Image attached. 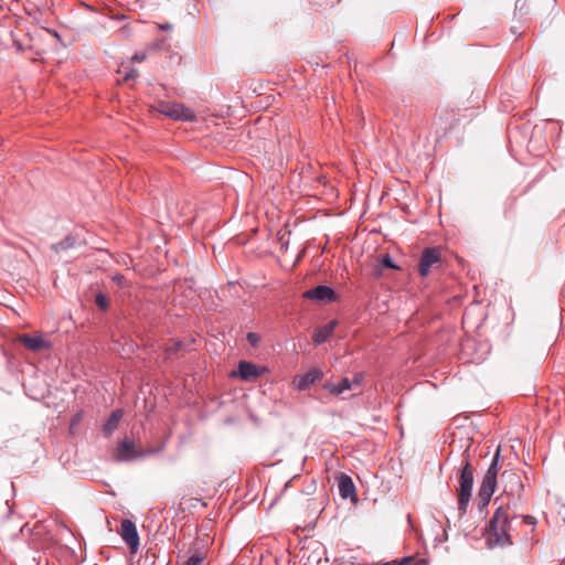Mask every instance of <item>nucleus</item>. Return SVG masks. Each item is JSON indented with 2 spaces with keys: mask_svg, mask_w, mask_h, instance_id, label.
<instances>
[{
  "mask_svg": "<svg viewBox=\"0 0 565 565\" xmlns=\"http://www.w3.org/2000/svg\"><path fill=\"white\" fill-rule=\"evenodd\" d=\"M323 387L328 390L332 395L338 396L344 391L352 390V383L348 377H343L339 383H326Z\"/></svg>",
  "mask_w": 565,
  "mask_h": 565,
  "instance_id": "16",
  "label": "nucleus"
},
{
  "mask_svg": "<svg viewBox=\"0 0 565 565\" xmlns=\"http://www.w3.org/2000/svg\"><path fill=\"white\" fill-rule=\"evenodd\" d=\"M143 452L137 451L135 449V444L132 440L125 438L121 440L114 451V459L118 462L121 461H131L136 458L142 457Z\"/></svg>",
  "mask_w": 565,
  "mask_h": 565,
  "instance_id": "6",
  "label": "nucleus"
},
{
  "mask_svg": "<svg viewBox=\"0 0 565 565\" xmlns=\"http://www.w3.org/2000/svg\"><path fill=\"white\" fill-rule=\"evenodd\" d=\"M441 264V249L439 247H426L420 255L418 271L422 277H427L431 269Z\"/></svg>",
  "mask_w": 565,
  "mask_h": 565,
  "instance_id": "4",
  "label": "nucleus"
},
{
  "mask_svg": "<svg viewBox=\"0 0 565 565\" xmlns=\"http://www.w3.org/2000/svg\"><path fill=\"white\" fill-rule=\"evenodd\" d=\"M159 28L163 31L171 30L172 25L170 23L160 24Z\"/></svg>",
  "mask_w": 565,
  "mask_h": 565,
  "instance_id": "31",
  "label": "nucleus"
},
{
  "mask_svg": "<svg viewBox=\"0 0 565 565\" xmlns=\"http://www.w3.org/2000/svg\"><path fill=\"white\" fill-rule=\"evenodd\" d=\"M124 415L122 409L114 411L110 416L107 418L106 423L103 426V431L106 436H110L118 427V423Z\"/></svg>",
  "mask_w": 565,
  "mask_h": 565,
  "instance_id": "14",
  "label": "nucleus"
},
{
  "mask_svg": "<svg viewBox=\"0 0 565 565\" xmlns=\"http://www.w3.org/2000/svg\"><path fill=\"white\" fill-rule=\"evenodd\" d=\"M381 264L385 268H393V269L397 268V266L394 264V262H393V259H392V257L390 255L383 256L382 260H381Z\"/></svg>",
  "mask_w": 565,
  "mask_h": 565,
  "instance_id": "24",
  "label": "nucleus"
},
{
  "mask_svg": "<svg viewBox=\"0 0 565 565\" xmlns=\"http://www.w3.org/2000/svg\"><path fill=\"white\" fill-rule=\"evenodd\" d=\"M302 297L305 299L322 302H333L337 300L335 291L331 287L324 285H320L305 291Z\"/></svg>",
  "mask_w": 565,
  "mask_h": 565,
  "instance_id": "8",
  "label": "nucleus"
},
{
  "mask_svg": "<svg viewBox=\"0 0 565 565\" xmlns=\"http://www.w3.org/2000/svg\"><path fill=\"white\" fill-rule=\"evenodd\" d=\"M495 487H497V479L494 477H492V475L491 476L484 475L481 486H480V489H479V492H478V497H479V501H480V509H483L489 504L491 497L494 493Z\"/></svg>",
  "mask_w": 565,
  "mask_h": 565,
  "instance_id": "10",
  "label": "nucleus"
},
{
  "mask_svg": "<svg viewBox=\"0 0 565 565\" xmlns=\"http://www.w3.org/2000/svg\"><path fill=\"white\" fill-rule=\"evenodd\" d=\"M339 492L343 499H348L355 493V487L349 476L342 475L339 480Z\"/></svg>",
  "mask_w": 565,
  "mask_h": 565,
  "instance_id": "15",
  "label": "nucleus"
},
{
  "mask_svg": "<svg viewBox=\"0 0 565 565\" xmlns=\"http://www.w3.org/2000/svg\"><path fill=\"white\" fill-rule=\"evenodd\" d=\"M205 556L203 553H194L185 561H183L180 565H201L204 561Z\"/></svg>",
  "mask_w": 565,
  "mask_h": 565,
  "instance_id": "20",
  "label": "nucleus"
},
{
  "mask_svg": "<svg viewBox=\"0 0 565 565\" xmlns=\"http://www.w3.org/2000/svg\"><path fill=\"white\" fill-rule=\"evenodd\" d=\"M351 383H352V388L353 387H360L362 384H363V381H364V375L363 373H355L353 379L350 380Z\"/></svg>",
  "mask_w": 565,
  "mask_h": 565,
  "instance_id": "23",
  "label": "nucleus"
},
{
  "mask_svg": "<svg viewBox=\"0 0 565 565\" xmlns=\"http://www.w3.org/2000/svg\"><path fill=\"white\" fill-rule=\"evenodd\" d=\"M335 327L337 321L331 320L327 324L316 329L312 335V341L315 345H320L324 343L333 334Z\"/></svg>",
  "mask_w": 565,
  "mask_h": 565,
  "instance_id": "13",
  "label": "nucleus"
},
{
  "mask_svg": "<svg viewBox=\"0 0 565 565\" xmlns=\"http://www.w3.org/2000/svg\"><path fill=\"white\" fill-rule=\"evenodd\" d=\"M113 280H114L115 282H117L118 285H121V284H122V281H124V276H122V275H115V276L113 277Z\"/></svg>",
  "mask_w": 565,
  "mask_h": 565,
  "instance_id": "29",
  "label": "nucleus"
},
{
  "mask_svg": "<svg viewBox=\"0 0 565 565\" xmlns=\"http://www.w3.org/2000/svg\"><path fill=\"white\" fill-rule=\"evenodd\" d=\"M512 514L509 505H499L486 527V543L490 548L504 547L513 544Z\"/></svg>",
  "mask_w": 565,
  "mask_h": 565,
  "instance_id": "1",
  "label": "nucleus"
},
{
  "mask_svg": "<svg viewBox=\"0 0 565 565\" xmlns=\"http://www.w3.org/2000/svg\"><path fill=\"white\" fill-rule=\"evenodd\" d=\"M84 417V412L79 411L76 414H74L70 420V430L73 433L74 428L81 424Z\"/></svg>",
  "mask_w": 565,
  "mask_h": 565,
  "instance_id": "22",
  "label": "nucleus"
},
{
  "mask_svg": "<svg viewBox=\"0 0 565 565\" xmlns=\"http://www.w3.org/2000/svg\"><path fill=\"white\" fill-rule=\"evenodd\" d=\"M499 454H500V448L497 450L490 467L488 468L487 472L484 473L487 476L492 475V477H494L495 479H497L498 472H499Z\"/></svg>",
  "mask_w": 565,
  "mask_h": 565,
  "instance_id": "19",
  "label": "nucleus"
},
{
  "mask_svg": "<svg viewBox=\"0 0 565 565\" xmlns=\"http://www.w3.org/2000/svg\"><path fill=\"white\" fill-rule=\"evenodd\" d=\"M119 534L128 545L130 553L136 554L140 545L139 534L136 524L129 519L122 520L120 524Z\"/></svg>",
  "mask_w": 565,
  "mask_h": 565,
  "instance_id": "5",
  "label": "nucleus"
},
{
  "mask_svg": "<svg viewBox=\"0 0 565 565\" xmlns=\"http://www.w3.org/2000/svg\"><path fill=\"white\" fill-rule=\"evenodd\" d=\"M76 245V239L74 236L72 235H68L66 236L64 239H62L61 242L56 243V244H53L51 246L52 250H54L56 254L58 253H62V252H65L70 248H73L75 247Z\"/></svg>",
  "mask_w": 565,
  "mask_h": 565,
  "instance_id": "17",
  "label": "nucleus"
},
{
  "mask_svg": "<svg viewBox=\"0 0 565 565\" xmlns=\"http://www.w3.org/2000/svg\"><path fill=\"white\" fill-rule=\"evenodd\" d=\"M137 77H138V71L134 68L124 75V81L127 82L129 79H136Z\"/></svg>",
  "mask_w": 565,
  "mask_h": 565,
  "instance_id": "25",
  "label": "nucleus"
},
{
  "mask_svg": "<svg viewBox=\"0 0 565 565\" xmlns=\"http://www.w3.org/2000/svg\"><path fill=\"white\" fill-rule=\"evenodd\" d=\"M473 487V469L469 458L465 459L463 466L460 470L458 492V510L466 513Z\"/></svg>",
  "mask_w": 565,
  "mask_h": 565,
  "instance_id": "2",
  "label": "nucleus"
},
{
  "mask_svg": "<svg viewBox=\"0 0 565 565\" xmlns=\"http://www.w3.org/2000/svg\"><path fill=\"white\" fill-rule=\"evenodd\" d=\"M522 522L525 523V524H529L531 526H534L536 524V520L532 515H523L522 516Z\"/></svg>",
  "mask_w": 565,
  "mask_h": 565,
  "instance_id": "26",
  "label": "nucleus"
},
{
  "mask_svg": "<svg viewBox=\"0 0 565 565\" xmlns=\"http://www.w3.org/2000/svg\"><path fill=\"white\" fill-rule=\"evenodd\" d=\"M95 303L100 310L105 311L110 306V299L107 295L98 292L95 295Z\"/></svg>",
  "mask_w": 565,
  "mask_h": 565,
  "instance_id": "18",
  "label": "nucleus"
},
{
  "mask_svg": "<svg viewBox=\"0 0 565 565\" xmlns=\"http://www.w3.org/2000/svg\"><path fill=\"white\" fill-rule=\"evenodd\" d=\"M524 6H525V1L521 2V0H518L515 3V8L519 9L520 11H522L524 9Z\"/></svg>",
  "mask_w": 565,
  "mask_h": 565,
  "instance_id": "30",
  "label": "nucleus"
},
{
  "mask_svg": "<svg viewBox=\"0 0 565 565\" xmlns=\"http://www.w3.org/2000/svg\"><path fill=\"white\" fill-rule=\"evenodd\" d=\"M17 341L32 352H40L51 348V342L43 339L41 335H32L28 333L20 334L18 335Z\"/></svg>",
  "mask_w": 565,
  "mask_h": 565,
  "instance_id": "9",
  "label": "nucleus"
},
{
  "mask_svg": "<svg viewBox=\"0 0 565 565\" xmlns=\"http://www.w3.org/2000/svg\"><path fill=\"white\" fill-rule=\"evenodd\" d=\"M423 562H424L423 559L417 561L413 556H406V557H403L402 559L393 561V564L394 565H420Z\"/></svg>",
  "mask_w": 565,
  "mask_h": 565,
  "instance_id": "21",
  "label": "nucleus"
},
{
  "mask_svg": "<svg viewBox=\"0 0 565 565\" xmlns=\"http://www.w3.org/2000/svg\"><path fill=\"white\" fill-rule=\"evenodd\" d=\"M265 371V367H258L252 362L241 361L237 366V372H235L233 375H238L244 381H254L258 379Z\"/></svg>",
  "mask_w": 565,
  "mask_h": 565,
  "instance_id": "11",
  "label": "nucleus"
},
{
  "mask_svg": "<svg viewBox=\"0 0 565 565\" xmlns=\"http://www.w3.org/2000/svg\"><path fill=\"white\" fill-rule=\"evenodd\" d=\"M145 58H146V55H145V54H135V55L132 56V61H134V62H142Z\"/></svg>",
  "mask_w": 565,
  "mask_h": 565,
  "instance_id": "28",
  "label": "nucleus"
},
{
  "mask_svg": "<svg viewBox=\"0 0 565 565\" xmlns=\"http://www.w3.org/2000/svg\"><path fill=\"white\" fill-rule=\"evenodd\" d=\"M247 340L252 345H256L258 342V335L254 332H249L247 333Z\"/></svg>",
  "mask_w": 565,
  "mask_h": 565,
  "instance_id": "27",
  "label": "nucleus"
},
{
  "mask_svg": "<svg viewBox=\"0 0 565 565\" xmlns=\"http://www.w3.org/2000/svg\"><path fill=\"white\" fill-rule=\"evenodd\" d=\"M158 110L172 119L192 121L195 119V113L180 103L162 102Z\"/></svg>",
  "mask_w": 565,
  "mask_h": 565,
  "instance_id": "3",
  "label": "nucleus"
},
{
  "mask_svg": "<svg viewBox=\"0 0 565 565\" xmlns=\"http://www.w3.org/2000/svg\"><path fill=\"white\" fill-rule=\"evenodd\" d=\"M323 377V372L319 369H312L303 375H299L295 379L294 384L299 391H306L311 385L321 381Z\"/></svg>",
  "mask_w": 565,
  "mask_h": 565,
  "instance_id": "12",
  "label": "nucleus"
},
{
  "mask_svg": "<svg viewBox=\"0 0 565 565\" xmlns=\"http://www.w3.org/2000/svg\"><path fill=\"white\" fill-rule=\"evenodd\" d=\"M501 480L504 487V491L509 495H520L523 490V482L519 472L513 470H505L501 475Z\"/></svg>",
  "mask_w": 565,
  "mask_h": 565,
  "instance_id": "7",
  "label": "nucleus"
}]
</instances>
